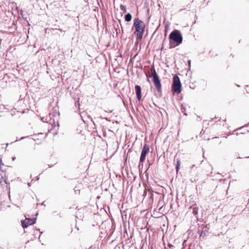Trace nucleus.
I'll return each mask as SVG.
<instances>
[{"label": "nucleus", "instance_id": "1", "mask_svg": "<svg viewBox=\"0 0 249 249\" xmlns=\"http://www.w3.org/2000/svg\"><path fill=\"white\" fill-rule=\"evenodd\" d=\"M169 48H174L182 43L183 37L180 31L174 29L172 31L169 36Z\"/></svg>", "mask_w": 249, "mask_h": 249}, {"label": "nucleus", "instance_id": "2", "mask_svg": "<svg viewBox=\"0 0 249 249\" xmlns=\"http://www.w3.org/2000/svg\"><path fill=\"white\" fill-rule=\"evenodd\" d=\"M133 26L135 28L134 34L136 36L137 39H142L145 30L144 22L139 18H135L134 20Z\"/></svg>", "mask_w": 249, "mask_h": 249}, {"label": "nucleus", "instance_id": "3", "mask_svg": "<svg viewBox=\"0 0 249 249\" xmlns=\"http://www.w3.org/2000/svg\"><path fill=\"white\" fill-rule=\"evenodd\" d=\"M151 71L152 76V81L154 85V86L157 89L159 92H161V84L160 77L156 71L154 66H152L151 67Z\"/></svg>", "mask_w": 249, "mask_h": 249}, {"label": "nucleus", "instance_id": "4", "mask_svg": "<svg viewBox=\"0 0 249 249\" xmlns=\"http://www.w3.org/2000/svg\"><path fill=\"white\" fill-rule=\"evenodd\" d=\"M181 83L179 77L177 74H175L173 78V84L171 86V91L178 94L181 91Z\"/></svg>", "mask_w": 249, "mask_h": 249}, {"label": "nucleus", "instance_id": "5", "mask_svg": "<svg viewBox=\"0 0 249 249\" xmlns=\"http://www.w3.org/2000/svg\"><path fill=\"white\" fill-rule=\"evenodd\" d=\"M59 127L58 123H56L53 119L50 118L49 123L48 122V134H52L53 136L57 134Z\"/></svg>", "mask_w": 249, "mask_h": 249}, {"label": "nucleus", "instance_id": "6", "mask_svg": "<svg viewBox=\"0 0 249 249\" xmlns=\"http://www.w3.org/2000/svg\"><path fill=\"white\" fill-rule=\"evenodd\" d=\"M149 151V146L147 144H145L142 149L141 157L140 159V161H139V165H140L141 164H142L143 162L145 160V158L147 154Z\"/></svg>", "mask_w": 249, "mask_h": 249}, {"label": "nucleus", "instance_id": "7", "mask_svg": "<svg viewBox=\"0 0 249 249\" xmlns=\"http://www.w3.org/2000/svg\"><path fill=\"white\" fill-rule=\"evenodd\" d=\"M36 218H27L21 221V225L23 229L27 228L29 226L34 224L36 223Z\"/></svg>", "mask_w": 249, "mask_h": 249}, {"label": "nucleus", "instance_id": "8", "mask_svg": "<svg viewBox=\"0 0 249 249\" xmlns=\"http://www.w3.org/2000/svg\"><path fill=\"white\" fill-rule=\"evenodd\" d=\"M198 207L196 203H193L189 207L188 213H191L194 215L196 216L198 214Z\"/></svg>", "mask_w": 249, "mask_h": 249}, {"label": "nucleus", "instance_id": "9", "mask_svg": "<svg viewBox=\"0 0 249 249\" xmlns=\"http://www.w3.org/2000/svg\"><path fill=\"white\" fill-rule=\"evenodd\" d=\"M47 136V134H43L42 133H38L37 135H35L34 136V139L35 141H36L37 144H40L41 141H44Z\"/></svg>", "mask_w": 249, "mask_h": 249}, {"label": "nucleus", "instance_id": "10", "mask_svg": "<svg viewBox=\"0 0 249 249\" xmlns=\"http://www.w3.org/2000/svg\"><path fill=\"white\" fill-rule=\"evenodd\" d=\"M135 89L137 99L140 101L142 99V89L140 86L136 85L135 86Z\"/></svg>", "mask_w": 249, "mask_h": 249}, {"label": "nucleus", "instance_id": "11", "mask_svg": "<svg viewBox=\"0 0 249 249\" xmlns=\"http://www.w3.org/2000/svg\"><path fill=\"white\" fill-rule=\"evenodd\" d=\"M132 17L130 13H128L124 16V19L125 21L129 22L132 19Z\"/></svg>", "mask_w": 249, "mask_h": 249}, {"label": "nucleus", "instance_id": "12", "mask_svg": "<svg viewBox=\"0 0 249 249\" xmlns=\"http://www.w3.org/2000/svg\"><path fill=\"white\" fill-rule=\"evenodd\" d=\"M180 161L179 159H177L176 167V170L177 172H178L179 171V170L180 169Z\"/></svg>", "mask_w": 249, "mask_h": 249}, {"label": "nucleus", "instance_id": "13", "mask_svg": "<svg viewBox=\"0 0 249 249\" xmlns=\"http://www.w3.org/2000/svg\"><path fill=\"white\" fill-rule=\"evenodd\" d=\"M75 107H77L78 109L80 110V104L79 103V98H77L76 100H75Z\"/></svg>", "mask_w": 249, "mask_h": 249}, {"label": "nucleus", "instance_id": "14", "mask_svg": "<svg viewBox=\"0 0 249 249\" xmlns=\"http://www.w3.org/2000/svg\"><path fill=\"white\" fill-rule=\"evenodd\" d=\"M120 9L123 11L124 13H125L126 12V8L124 5H123V4H121L120 6Z\"/></svg>", "mask_w": 249, "mask_h": 249}, {"label": "nucleus", "instance_id": "15", "mask_svg": "<svg viewBox=\"0 0 249 249\" xmlns=\"http://www.w3.org/2000/svg\"><path fill=\"white\" fill-rule=\"evenodd\" d=\"M181 111L183 113L184 115L187 116V114L186 113V108H185V107H181Z\"/></svg>", "mask_w": 249, "mask_h": 249}, {"label": "nucleus", "instance_id": "16", "mask_svg": "<svg viewBox=\"0 0 249 249\" xmlns=\"http://www.w3.org/2000/svg\"><path fill=\"white\" fill-rule=\"evenodd\" d=\"M74 192L75 194H80V190L78 189V188H74Z\"/></svg>", "mask_w": 249, "mask_h": 249}, {"label": "nucleus", "instance_id": "17", "mask_svg": "<svg viewBox=\"0 0 249 249\" xmlns=\"http://www.w3.org/2000/svg\"><path fill=\"white\" fill-rule=\"evenodd\" d=\"M187 63H188V67H189V68L190 69V68H191V60H188V61H187Z\"/></svg>", "mask_w": 249, "mask_h": 249}, {"label": "nucleus", "instance_id": "18", "mask_svg": "<svg viewBox=\"0 0 249 249\" xmlns=\"http://www.w3.org/2000/svg\"><path fill=\"white\" fill-rule=\"evenodd\" d=\"M146 187H145V188H144V189H143V190H142V191H143V196H146Z\"/></svg>", "mask_w": 249, "mask_h": 249}, {"label": "nucleus", "instance_id": "19", "mask_svg": "<svg viewBox=\"0 0 249 249\" xmlns=\"http://www.w3.org/2000/svg\"><path fill=\"white\" fill-rule=\"evenodd\" d=\"M102 119H105L107 121H110V120H109L107 118V117H102L101 116L100 117Z\"/></svg>", "mask_w": 249, "mask_h": 249}, {"label": "nucleus", "instance_id": "20", "mask_svg": "<svg viewBox=\"0 0 249 249\" xmlns=\"http://www.w3.org/2000/svg\"><path fill=\"white\" fill-rule=\"evenodd\" d=\"M79 212H77L75 213V217L76 218H78V215H79Z\"/></svg>", "mask_w": 249, "mask_h": 249}, {"label": "nucleus", "instance_id": "21", "mask_svg": "<svg viewBox=\"0 0 249 249\" xmlns=\"http://www.w3.org/2000/svg\"><path fill=\"white\" fill-rule=\"evenodd\" d=\"M200 235L201 236H203L206 235V234H205V233H204L203 232H201V234H200Z\"/></svg>", "mask_w": 249, "mask_h": 249}, {"label": "nucleus", "instance_id": "22", "mask_svg": "<svg viewBox=\"0 0 249 249\" xmlns=\"http://www.w3.org/2000/svg\"><path fill=\"white\" fill-rule=\"evenodd\" d=\"M168 247H169L170 248H171V247H172L173 246H172V244H168Z\"/></svg>", "mask_w": 249, "mask_h": 249}, {"label": "nucleus", "instance_id": "23", "mask_svg": "<svg viewBox=\"0 0 249 249\" xmlns=\"http://www.w3.org/2000/svg\"><path fill=\"white\" fill-rule=\"evenodd\" d=\"M162 208V206H161V207L159 209V211H160V210H161Z\"/></svg>", "mask_w": 249, "mask_h": 249}, {"label": "nucleus", "instance_id": "24", "mask_svg": "<svg viewBox=\"0 0 249 249\" xmlns=\"http://www.w3.org/2000/svg\"><path fill=\"white\" fill-rule=\"evenodd\" d=\"M42 120L44 122H46V121L43 120V118H42Z\"/></svg>", "mask_w": 249, "mask_h": 249}, {"label": "nucleus", "instance_id": "25", "mask_svg": "<svg viewBox=\"0 0 249 249\" xmlns=\"http://www.w3.org/2000/svg\"><path fill=\"white\" fill-rule=\"evenodd\" d=\"M7 193H9V192H10V191H9V189L7 190Z\"/></svg>", "mask_w": 249, "mask_h": 249}, {"label": "nucleus", "instance_id": "26", "mask_svg": "<svg viewBox=\"0 0 249 249\" xmlns=\"http://www.w3.org/2000/svg\"><path fill=\"white\" fill-rule=\"evenodd\" d=\"M105 191H107V188H106L105 189Z\"/></svg>", "mask_w": 249, "mask_h": 249}, {"label": "nucleus", "instance_id": "27", "mask_svg": "<svg viewBox=\"0 0 249 249\" xmlns=\"http://www.w3.org/2000/svg\"><path fill=\"white\" fill-rule=\"evenodd\" d=\"M147 81H148L149 82H150V80L149 79L147 78Z\"/></svg>", "mask_w": 249, "mask_h": 249}, {"label": "nucleus", "instance_id": "28", "mask_svg": "<svg viewBox=\"0 0 249 249\" xmlns=\"http://www.w3.org/2000/svg\"><path fill=\"white\" fill-rule=\"evenodd\" d=\"M169 189L171 191H172V190H171V187H169Z\"/></svg>", "mask_w": 249, "mask_h": 249}, {"label": "nucleus", "instance_id": "29", "mask_svg": "<svg viewBox=\"0 0 249 249\" xmlns=\"http://www.w3.org/2000/svg\"><path fill=\"white\" fill-rule=\"evenodd\" d=\"M13 160H14L15 159V158H13Z\"/></svg>", "mask_w": 249, "mask_h": 249}, {"label": "nucleus", "instance_id": "30", "mask_svg": "<svg viewBox=\"0 0 249 249\" xmlns=\"http://www.w3.org/2000/svg\"><path fill=\"white\" fill-rule=\"evenodd\" d=\"M23 138H24L23 137H22V138L20 139V140H22V139H23Z\"/></svg>", "mask_w": 249, "mask_h": 249}, {"label": "nucleus", "instance_id": "31", "mask_svg": "<svg viewBox=\"0 0 249 249\" xmlns=\"http://www.w3.org/2000/svg\"><path fill=\"white\" fill-rule=\"evenodd\" d=\"M147 188L148 189V190H150V188L149 187H148Z\"/></svg>", "mask_w": 249, "mask_h": 249}, {"label": "nucleus", "instance_id": "32", "mask_svg": "<svg viewBox=\"0 0 249 249\" xmlns=\"http://www.w3.org/2000/svg\"><path fill=\"white\" fill-rule=\"evenodd\" d=\"M82 210V209H78V211Z\"/></svg>", "mask_w": 249, "mask_h": 249}, {"label": "nucleus", "instance_id": "33", "mask_svg": "<svg viewBox=\"0 0 249 249\" xmlns=\"http://www.w3.org/2000/svg\"><path fill=\"white\" fill-rule=\"evenodd\" d=\"M166 36V33H165V36Z\"/></svg>", "mask_w": 249, "mask_h": 249}, {"label": "nucleus", "instance_id": "34", "mask_svg": "<svg viewBox=\"0 0 249 249\" xmlns=\"http://www.w3.org/2000/svg\"><path fill=\"white\" fill-rule=\"evenodd\" d=\"M109 112H112V110H109Z\"/></svg>", "mask_w": 249, "mask_h": 249}]
</instances>
